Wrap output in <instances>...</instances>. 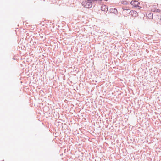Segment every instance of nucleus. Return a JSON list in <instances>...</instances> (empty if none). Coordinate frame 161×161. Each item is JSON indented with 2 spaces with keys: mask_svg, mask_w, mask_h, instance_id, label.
I'll list each match as a JSON object with an SVG mask.
<instances>
[{
  "mask_svg": "<svg viewBox=\"0 0 161 161\" xmlns=\"http://www.w3.org/2000/svg\"><path fill=\"white\" fill-rule=\"evenodd\" d=\"M97 1V0H87V1L83 2L82 3V4L86 8H88L92 7V2Z\"/></svg>",
  "mask_w": 161,
  "mask_h": 161,
  "instance_id": "f257e3e1",
  "label": "nucleus"
},
{
  "mask_svg": "<svg viewBox=\"0 0 161 161\" xmlns=\"http://www.w3.org/2000/svg\"><path fill=\"white\" fill-rule=\"evenodd\" d=\"M130 4L131 5L134 6L135 7H136L137 6H138V5H139L140 3L136 0H134L130 2Z\"/></svg>",
  "mask_w": 161,
  "mask_h": 161,
  "instance_id": "f03ea898",
  "label": "nucleus"
},
{
  "mask_svg": "<svg viewBox=\"0 0 161 161\" xmlns=\"http://www.w3.org/2000/svg\"><path fill=\"white\" fill-rule=\"evenodd\" d=\"M101 9L102 11L107 12L108 10V8L107 6L103 5L101 6Z\"/></svg>",
  "mask_w": 161,
  "mask_h": 161,
  "instance_id": "7ed1b4c3",
  "label": "nucleus"
},
{
  "mask_svg": "<svg viewBox=\"0 0 161 161\" xmlns=\"http://www.w3.org/2000/svg\"><path fill=\"white\" fill-rule=\"evenodd\" d=\"M108 12L110 13H113L115 14H117V9L115 8H111L108 10Z\"/></svg>",
  "mask_w": 161,
  "mask_h": 161,
  "instance_id": "20e7f679",
  "label": "nucleus"
},
{
  "mask_svg": "<svg viewBox=\"0 0 161 161\" xmlns=\"http://www.w3.org/2000/svg\"><path fill=\"white\" fill-rule=\"evenodd\" d=\"M129 8L128 7H123L122 8V9L124 10L123 13H125V11H128L130 10V9L128 8Z\"/></svg>",
  "mask_w": 161,
  "mask_h": 161,
  "instance_id": "39448f33",
  "label": "nucleus"
},
{
  "mask_svg": "<svg viewBox=\"0 0 161 161\" xmlns=\"http://www.w3.org/2000/svg\"><path fill=\"white\" fill-rule=\"evenodd\" d=\"M146 14L149 19H153V14L151 13H149L147 15V14Z\"/></svg>",
  "mask_w": 161,
  "mask_h": 161,
  "instance_id": "423d86ee",
  "label": "nucleus"
},
{
  "mask_svg": "<svg viewBox=\"0 0 161 161\" xmlns=\"http://www.w3.org/2000/svg\"><path fill=\"white\" fill-rule=\"evenodd\" d=\"M138 15V14L137 12L135 11L134 12V14H133V17H136Z\"/></svg>",
  "mask_w": 161,
  "mask_h": 161,
  "instance_id": "0eeeda50",
  "label": "nucleus"
},
{
  "mask_svg": "<svg viewBox=\"0 0 161 161\" xmlns=\"http://www.w3.org/2000/svg\"><path fill=\"white\" fill-rule=\"evenodd\" d=\"M122 4L124 5H128L129 4V3L127 1H123L121 2Z\"/></svg>",
  "mask_w": 161,
  "mask_h": 161,
  "instance_id": "6e6552de",
  "label": "nucleus"
},
{
  "mask_svg": "<svg viewBox=\"0 0 161 161\" xmlns=\"http://www.w3.org/2000/svg\"><path fill=\"white\" fill-rule=\"evenodd\" d=\"M134 12H135V11L131 10L130 12H129V13H128V14L131 15H132L133 16V14H134Z\"/></svg>",
  "mask_w": 161,
  "mask_h": 161,
  "instance_id": "1a4fd4ad",
  "label": "nucleus"
},
{
  "mask_svg": "<svg viewBox=\"0 0 161 161\" xmlns=\"http://www.w3.org/2000/svg\"><path fill=\"white\" fill-rule=\"evenodd\" d=\"M154 11H155L156 12H160V10L159 9H156Z\"/></svg>",
  "mask_w": 161,
  "mask_h": 161,
  "instance_id": "9d476101",
  "label": "nucleus"
},
{
  "mask_svg": "<svg viewBox=\"0 0 161 161\" xmlns=\"http://www.w3.org/2000/svg\"><path fill=\"white\" fill-rule=\"evenodd\" d=\"M136 7H138V8L139 9H140L142 8L141 7L139 6V5H138V6H137Z\"/></svg>",
  "mask_w": 161,
  "mask_h": 161,
  "instance_id": "9b49d317",
  "label": "nucleus"
},
{
  "mask_svg": "<svg viewBox=\"0 0 161 161\" xmlns=\"http://www.w3.org/2000/svg\"><path fill=\"white\" fill-rule=\"evenodd\" d=\"M160 22L161 23V18L160 19Z\"/></svg>",
  "mask_w": 161,
  "mask_h": 161,
  "instance_id": "f8f14e48",
  "label": "nucleus"
},
{
  "mask_svg": "<svg viewBox=\"0 0 161 161\" xmlns=\"http://www.w3.org/2000/svg\"><path fill=\"white\" fill-rule=\"evenodd\" d=\"M105 0V1H107L108 0Z\"/></svg>",
  "mask_w": 161,
  "mask_h": 161,
  "instance_id": "ddd939ff",
  "label": "nucleus"
},
{
  "mask_svg": "<svg viewBox=\"0 0 161 161\" xmlns=\"http://www.w3.org/2000/svg\"><path fill=\"white\" fill-rule=\"evenodd\" d=\"M128 11H127V12H126V13H128Z\"/></svg>",
  "mask_w": 161,
  "mask_h": 161,
  "instance_id": "4468645a",
  "label": "nucleus"
},
{
  "mask_svg": "<svg viewBox=\"0 0 161 161\" xmlns=\"http://www.w3.org/2000/svg\"><path fill=\"white\" fill-rule=\"evenodd\" d=\"M128 11H127V12H126V13H128Z\"/></svg>",
  "mask_w": 161,
  "mask_h": 161,
  "instance_id": "2eb2a0df",
  "label": "nucleus"
}]
</instances>
